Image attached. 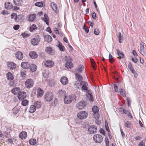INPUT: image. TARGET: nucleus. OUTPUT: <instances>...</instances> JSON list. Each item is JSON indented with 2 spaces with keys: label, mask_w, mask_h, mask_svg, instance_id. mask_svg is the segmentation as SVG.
I'll use <instances>...</instances> for the list:
<instances>
[{
  "label": "nucleus",
  "mask_w": 146,
  "mask_h": 146,
  "mask_svg": "<svg viewBox=\"0 0 146 146\" xmlns=\"http://www.w3.org/2000/svg\"><path fill=\"white\" fill-rule=\"evenodd\" d=\"M21 91L20 89L18 87H15L13 88L11 90V92L14 95L19 94Z\"/></svg>",
  "instance_id": "nucleus-21"
},
{
  "label": "nucleus",
  "mask_w": 146,
  "mask_h": 146,
  "mask_svg": "<svg viewBox=\"0 0 146 146\" xmlns=\"http://www.w3.org/2000/svg\"><path fill=\"white\" fill-rule=\"evenodd\" d=\"M15 56L16 58L19 60H22L23 57V55L22 53L20 51H18L16 53Z\"/></svg>",
  "instance_id": "nucleus-20"
},
{
  "label": "nucleus",
  "mask_w": 146,
  "mask_h": 146,
  "mask_svg": "<svg viewBox=\"0 0 146 146\" xmlns=\"http://www.w3.org/2000/svg\"><path fill=\"white\" fill-rule=\"evenodd\" d=\"M57 47L59 48V50L61 51H64L65 50V48L63 45L60 42H58Z\"/></svg>",
  "instance_id": "nucleus-24"
},
{
  "label": "nucleus",
  "mask_w": 146,
  "mask_h": 146,
  "mask_svg": "<svg viewBox=\"0 0 146 146\" xmlns=\"http://www.w3.org/2000/svg\"><path fill=\"white\" fill-rule=\"evenodd\" d=\"M20 108L19 107H15L13 109V113L15 114L18 113L20 110Z\"/></svg>",
  "instance_id": "nucleus-36"
},
{
  "label": "nucleus",
  "mask_w": 146,
  "mask_h": 146,
  "mask_svg": "<svg viewBox=\"0 0 146 146\" xmlns=\"http://www.w3.org/2000/svg\"><path fill=\"white\" fill-rule=\"evenodd\" d=\"M44 65L46 67H51L54 64V62L50 60H47L43 62Z\"/></svg>",
  "instance_id": "nucleus-9"
},
{
  "label": "nucleus",
  "mask_w": 146,
  "mask_h": 146,
  "mask_svg": "<svg viewBox=\"0 0 146 146\" xmlns=\"http://www.w3.org/2000/svg\"><path fill=\"white\" fill-rule=\"evenodd\" d=\"M46 38H48V42H51L52 41V38L51 36H50V35H47L46 36Z\"/></svg>",
  "instance_id": "nucleus-53"
},
{
  "label": "nucleus",
  "mask_w": 146,
  "mask_h": 146,
  "mask_svg": "<svg viewBox=\"0 0 146 146\" xmlns=\"http://www.w3.org/2000/svg\"><path fill=\"white\" fill-rule=\"evenodd\" d=\"M5 7L7 9H10L13 7L12 3L10 2H6L5 3Z\"/></svg>",
  "instance_id": "nucleus-29"
},
{
  "label": "nucleus",
  "mask_w": 146,
  "mask_h": 146,
  "mask_svg": "<svg viewBox=\"0 0 146 146\" xmlns=\"http://www.w3.org/2000/svg\"><path fill=\"white\" fill-rule=\"evenodd\" d=\"M36 109L34 105H31L29 109V112L31 113H33L35 111Z\"/></svg>",
  "instance_id": "nucleus-28"
},
{
  "label": "nucleus",
  "mask_w": 146,
  "mask_h": 146,
  "mask_svg": "<svg viewBox=\"0 0 146 146\" xmlns=\"http://www.w3.org/2000/svg\"><path fill=\"white\" fill-rule=\"evenodd\" d=\"M35 5L38 7H42L43 6V4L42 2H37L35 3Z\"/></svg>",
  "instance_id": "nucleus-49"
},
{
  "label": "nucleus",
  "mask_w": 146,
  "mask_h": 146,
  "mask_svg": "<svg viewBox=\"0 0 146 146\" xmlns=\"http://www.w3.org/2000/svg\"><path fill=\"white\" fill-rule=\"evenodd\" d=\"M64 60L65 61H67V62L65 64V66L68 68L71 69L73 67V64L70 62H68V57L66 56L64 58Z\"/></svg>",
  "instance_id": "nucleus-8"
},
{
  "label": "nucleus",
  "mask_w": 146,
  "mask_h": 146,
  "mask_svg": "<svg viewBox=\"0 0 146 146\" xmlns=\"http://www.w3.org/2000/svg\"><path fill=\"white\" fill-rule=\"evenodd\" d=\"M121 33L119 32V36H118V40H119V42L120 43L121 42Z\"/></svg>",
  "instance_id": "nucleus-61"
},
{
  "label": "nucleus",
  "mask_w": 146,
  "mask_h": 146,
  "mask_svg": "<svg viewBox=\"0 0 146 146\" xmlns=\"http://www.w3.org/2000/svg\"><path fill=\"white\" fill-rule=\"evenodd\" d=\"M84 69V66L83 65H80L77 70V73H80L82 72V70Z\"/></svg>",
  "instance_id": "nucleus-38"
},
{
  "label": "nucleus",
  "mask_w": 146,
  "mask_h": 146,
  "mask_svg": "<svg viewBox=\"0 0 146 146\" xmlns=\"http://www.w3.org/2000/svg\"><path fill=\"white\" fill-rule=\"evenodd\" d=\"M51 6L52 9L55 13H57V6L56 4L54 2H52L51 4Z\"/></svg>",
  "instance_id": "nucleus-27"
},
{
  "label": "nucleus",
  "mask_w": 146,
  "mask_h": 146,
  "mask_svg": "<svg viewBox=\"0 0 146 146\" xmlns=\"http://www.w3.org/2000/svg\"><path fill=\"white\" fill-rule=\"evenodd\" d=\"M53 94L51 92H47L45 94V99L47 102H50L53 99Z\"/></svg>",
  "instance_id": "nucleus-3"
},
{
  "label": "nucleus",
  "mask_w": 146,
  "mask_h": 146,
  "mask_svg": "<svg viewBox=\"0 0 146 146\" xmlns=\"http://www.w3.org/2000/svg\"><path fill=\"white\" fill-rule=\"evenodd\" d=\"M60 82L62 84L66 85L68 83V79L66 77L64 76L61 78Z\"/></svg>",
  "instance_id": "nucleus-19"
},
{
  "label": "nucleus",
  "mask_w": 146,
  "mask_h": 146,
  "mask_svg": "<svg viewBox=\"0 0 146 146\" xmlns=\"http://www.w3.org/2000/svg\"><path fill=\"white\" fill-rule=\"evenodd\" d=\"M49 74L48 71H46L42 73V75L45 78H47L48 77Z\"/></svg>",
  "instance_id": "nucleus-50"
},
{
  "label": "nucleus",
  "mask_w": 146,
  "mask_h": 146,
  "mask_svg": "<svg viewBox=\"0 0 146 146\" xmlns=\"http://www.w3.org/2000/svg\"><path fill=\"white\" fill-rule=\"evenodd\" d=\"M21 66L24 69H28L29 68L30 65L27 62H24L21 63Z\"/></svg>",
  "instance_id": "nucleus-16"
},
{
  "label": "nucleus",
  "mask_w": 146,
  "mask_h": 146,
  "mask_svg": "<svg viewBox=\"0 0 146 146\" xmlns=\"http://www.w3.org/2000/svg\"><path fill=\"white\" fill-rule=\"evenodd\" d=\"M40 40V36L38 35H37L31 39V42L32 45L36 46L38 44Z\"/></svg>",
  "instance_id": "nucleus-1"
},
{
  "label": "nucleus",
  "mask_w": 146,
  "mask_h": 146,
  "mask_svg": "<svg viewBox=\"0 0 146 146\" xmlns=\"http://www.w3.org/2000/svg\"><path fill=\"white\" fill-rule=\"evenodd\" d=\"M72 99L73 97L71 95L65 96L64 99V102L66 104H69L72 102Z\"/></svg>",
  "instance_id": "nucleus-10"
},
{
  "label": "nucleus",
  "mask_w": 146,
  "mask_h": 146,
  "mask_svg": "<svg viewBox=\"0 0 146 146\" xmlns=\"http://www.w3.org/2000/svg\"><path fill=\"white\" fill-rule=\"evenodd\" d=\"M29 143L30 145H34L36 143V140L35 139H32L29 140Z\"/></svg>",
  "instance_id": "nucleus-37"
},
{
  "label": "nucleus",
  "mask_w": 146,
  "mask_h": 146,
  "mask_svg": "<svg viewBox=\"0 0 146 146\" xmlns=\"http://www.w3.org/2000/svg\"><path fill=\"white\" fill-rule=\"evenodd\" d=\"M26 94L25 92L23 91L21 92L18 95V97L19 100H22L26 97Z\"/></svg>",
  "instance_id": "nucleus-12"
},
{
  "label": "nucleus",
  "mask_w": 146,
  "mask_h": 146,
  "mask_svg": "<svg viewBox=\"0 0 146 146\" xmlns=\"http://www.w3.org/2000/svg\"><path fill=\"white\" fill-rule=\"evenodd\" d=\"M131 125V123L129 121H127L124 123V125L127 127L130 128Z\"/></svg>",
  "instance_id": "nucleus-43"
},
{
  "label": "nucleus",
  "mask_w": 146,
  "mask_h": 146,
  "mask_svg": "<svg viewBox=\"0 0 146 146\" xmlns=\"http://www.w3.org/2000/svg\"><path fill=\"white\" fill-rule=\"evenodd\" d=\"M36 67L37 66L35 65L34 64H32L30 65L29 68H30L31 72H34L36 70Z\"/></svg>",
  "instance_id": "nucleus-30"
},
{
  "label": "nucleus",
  "mask_w": 146,
  "mask_h": 146,
  "mask_svg": "<svg viewBox=\"0 0 146 146\" xmlns=\"http://www.w3.org/2000/svg\"><path fill=\"white\" fill-rule=\"evenodd\" d=\"M92 111L94 114H98L99 111V109L96 106H94L92 108Z\"/></svg>",
  "instance_id": "nucleus-32"
},
{
  "label": "nucleus",
  "mask_w": 146,
  "mask_h": 146,
  "mask_svg": "<svg viewBox=\"0 0 146 146\" xmlns=\"http://www.w3.org/2000/svg\"><path fill=\"white\" fill-rule=\"evenodd\" d=\"M107 146H109V141L108 140V138H105V140Z\"/></svg>",
  "instance_id": "nucleus-62"
},
{
  "label": "nucleus",
  "mask_w": 146,
  "mask_h": 146,
  "mask_svg": "<svg viewBox=\"0 0 146 146\" xmlns=\"http://www.w3.org/2000/svg\"><path fill=\"white\" fill-rule=\"evenodd\" d=\"M36 17V15L35 14H32L28 15V21L31 22H32L35 20Z\"/></svg>",
  "instance_id": "nucleus-18"
},
{
  "label": "nucleus",
  "mask_w": 146,
  "mask_h": 146,
  "mask_svg": "<svg viewBox=\"0 0 146 146\" xmlns=\"http://www.w3.org/2000/svg\"><path fill=\"white\" fill-rule=\"evenodd\" d=\"M23 16L22 15H19L15 17V20L17 22H22L23 20Z\"/></svg>",
  "instance_id": "nucleus-22"
},
{
  "label": "nucleus",
  "mask_w": 146,
  "mask_h": 146,
  "mask_svg": "<svg viewBox=\"0 0 146 146\" xmlns=\"http://www.w3.org/2000/svg\"><path fill=\"white\" fill-rule=\"evenodd\" d=\"M119 92L121 95L123 97H126V92L124 89L122 88L120 89L119 90Z\"/></svg>",
  "instance_id": "nucleus-39"
},
{
  "label": "nucleus",
  "mask_w": 146,
  "mask_h": 146,
  "mask_svg": "<svg viewBox=\"0 0 146 146\" xmlns=\"http://www.w3.org/2000/svg\"><path fill=\"white\" fill-rule=\"evenodd\" d=\"M86 96L87 97L90 98L89 100L90 102H92L93 101V98L92 95L91 94H90V93H89L88 94H87L86 95Z\"/></svg>",
  "instance_id": "nucleus-47"
},
{
  "label": "nucleus",
  "mask_w": 146,
  "mask_h": 146,
  "mask_svg": "<svg viewBox=\"0 0 146 146\" xmlns=\"http://www.w3.org/2000/svg\"><path fill=\"white\" fill-rule=\"evenodd\" d=\"M21 35L24 38H27L29 36V35L25 33H23L21 34Z\"/></svg>",
  "instance_id": "nucleus-52"
},
{
  "label": "nucleus",
  "mask_w": 146,
  "mask_h": 146,
  "mask_svg": "<svg viewBox=\"0 0 146 146\" xmlns=\"http://www.w3.org/2000/svg\"><path fill=\"white\" fill-rule=\"evenodd\" d=\"M42 104L41 102L40 101H37L34 103V106L36 108H40L41 107Z\"/></svg>",
  "instance_id": "nucleus-35"
},
{
  "label": "nucleus",
  "mask_w": 146,
  "mask_h": 146,
  "mask_svg": "<svg viewBox=\"0 0 146 146\" xmlns=\"http://www.w3.org/2000/svg\"><path fill=\"white\" fill-rule=\"evenodd\" d=\"M92 17L94 19H96V13L94 12L92 13Z\"/></svg>",
  "instance_id": "nucleus-55"
},
{
  "label": "nucleus",
  "mask_w": 146,
  "mask_h": 146,
  "mask_svg": "<svg viewBox=\"0 0 146 146\" xmlns=\"http://www.w3.org/2000/svg\"><path fill=\"white\" fill-rule=\"evenodd\" d=\"M139 52L143 56H144L145 54V52L144 51V43L142 42H141L140 44Z\"/></svg>",
  "instance_id": "nucleus-13"
},
{
  "label": "nucleus",
  "mask_w": 146,
  "mask_h": 146,
  "mask_svg": "<svg viewBox=\"0 0 146 146\" xmlns=\"http://www.w3.org/2000/svg\"><path fill=\"white\" fill-rule=\"evenodd\" d=\"M48 17L47 15L44 14V17L43 18V20L47 25H48L49 23L48 20Z\"/></svg>",
  "instance_id": "nucleus-41"
},
{
  "label": "nucleus",
  "mask_w": 146,
  "mask_h": 146,
  "mask_svg": "<svg viewBox=\"0 0 146 146\" xmlns=\"http://www.w3.org/2000/svg\"><path fill=\"white\" fill-rule=\"evenodd\" d=\"M59 95H60V96H66V92L65 91V90H59Z\"/></svg>",
  "instance_id": "nucleus-42"
},
{
  "label": "nucleus",
  "mask_w": 146,
  "mask_h": 146,
  "mask_svg": "<svg viewBox=\"0 0 146 146\" xmlns=\"http://www.w3.org/2000/svg\"><path fill=\"white\" fill-rule=\"evenodd\" d=\"M45 51L48 54L51 55H53L55 53L54 50L50 47H46Z\"/></svg>",
  "instance_id": "nucleus-14"
},
{
  "label": "nucleus",
  "mask_w": 146,
  "mask_h": 146,
  "mask_svg": "<svg viewBox=\"0 0 146 146\" xmlns=\"http://www.w3.org/2000/svg\"><path fill=\"white\" fill-rule=\"evenodd\" d=\"M93 139L94 141L98 143H101L102 141V136L99 134H96L93 136Z\"/></svg>",
  "instance_id": "nucleus-4"
},
{
  "label": "nucleus",
  "mask_w": 146,
  "mask_h": 146,
  "mask_svg": "<svg viewBox=\"0 0 146 146\" xmlns=\"http://www.w3.org/2000/svg\"><path fill=\"white\" fill-rule=\"evenodd\" d=\"M48 85L49 86L52 87L54 86L55 81L54 80H50L49 81Z\"/></svg>",
  "instance_id": "nucleus-45"
},
{
  "label": "nucleus",
  "mask_w": 146,
  "mask_h": 146,
  "mask_svg": "<svg viewBox=\"0 0 146 146\" xmlns=\"http://www.w3.org/2000/svg\"><path fill=\"white\" fill-rule=\"evenodd\" d=\"M37 29V27L36 25H35L33 24L31 26L29 30L31 32H32L36 30Z\"/></svg>",
  "instance_id": "nucleus-34"
},
{
  "label": "nucleus",
  "mask_w": 146,
  "mask_h": 146,
  "mask_svg": "<svg viewBox=\"0 0 146 146\" xmlns=\"http://www.w3.org/2000/svg\"><path fill=\"white\" fill-rule=\"evenodd\" d=\"M127 115L129 117V118L131 119L133 118V116L131 115V114L129 112L127 114Z\"/></svg>",
  "instance_id": "nucleus-64"
},
{
  "label": "nucleus",
  "mask_w": 146,
  "mask_h": 146,
  "mask_svg": "<svg viewBox=\"0 0 146 146\" xmlns=\"http://www.w3.org/2000/svg\"><path fill=\"white\" fill-rule=\"evenodd\" d=\"M139 146H145V143L144 142L142 141L139 144Z\"/></svg>",
  "instance_id": "nucleus-59"
},
{
  "label": "nucleus",
  "mask_w": 146,
  "mask_h": 146,
  "mask_svg": "<svg viewBox=\"0 0 146 146\" xmlns=\"http://www.w3.org/2000/svg\"><path fill=\"white\" fill-rule=\"evenodd\" d=\"M26 87L27 88L32 87L34 85V82L33 80L29 79L26 80L25 82Z\"/></svg>",
  "instance_id": "nucleus-5"
},
{
  "label": "nucleus",
  "mask_w": 146,
  "mask_h": 146,
  "mask_svg": "<svg viewBox=\"0 0 146 146\" xmlns=\"http://www.w3.org/2000/svg\"><path fill=\"white\" fill-rule=\"evenodd\" d=\"M88 115V113L86 111H84L80 112L77 115L78 117L81 119L86 118Z\"/></svg>",
  "instance_id": "nucleus-2"
},
{
  "label": "nucleus",
  "mask_w": 146,
  "mask_h": 146,
  "mask_svg": "<svg viewBox=\"0 0 146 146\" xmlns=\"http://www.w3.org/2000/svg\"><path fill=\"white\" fill-rule=\"evenodd\" d=\"M78 73H76L75 74V76L76 78L79 82L81 81L83 79V77L82 76L80 75Z\"/></svg>",
  "instance_id": "nucleus-33"
},
{
  "label": "nucleus",
  "mask_w": 146,
  "mask_h": 146,
  "mask_svg": "<svg viewBox=\"0 0 146 146\" xmlns=\"http://www.w3.org/2000/svg\"><path fill=\"white\" fill-rule=\"evenodd\" d=\"M21 76L22 77H25L26 75V71L24 69H23L21 71Z\"/></svg>",
  "instance_id": "nucleus-46"
},
{
  "label": "nucleus",
  "mask_w": 146,
  "mask_h": 146,
  "mask_svg": "<svg viewBox=\"0 0 146 146\" xmlns=\"http://www.w3.org/2000/svg\"><path fill=\"white\" fill-rule=\"evenodd\" d=\"M6 76L7 79L10 81L11 82H12L13 84H14L13 82V80L14 79V77L13 74L10 72H8L6 74Z\"/></svg>",
  "instance_id": "nucleus-15"
},
{
  "label": "nucleus",
  "mask_w": 146,
  "mask_h": 146,
  "mask_svg": "<svg viewBox=\"0 0 146 146\" xmlns=\"http://www.w3.org/2000/svg\"><path fill=\"white\" fill-rule=\"evenodd\" d=\"M97 131V127L96 126L94 125L90 126L88 129V132L91 134H93L96 133Z\"/></svg>",
  "instance_id": "nucleus-6"
},
{
  "label": "nucleus",
  "mask_w": 146,
  "mask_h": 146,
  "mask_svg": "<svg viewBox=\"0 0 146 146\" xmlns=\"http://www.w3.org/2000/svg\"><path fill=\"white\" fill-rule=\"evenodd\" d=\"M29 103V101L27 100H23L21 103V104L24 106H25L27 105Z\"/></svg>",
  "instance_id": "nucleus-48"
},
{
  "label": "nucleus",
  "mask_w": 146,
  "mask_h": 146,
  "mask_svg": "<svg viewBox=\"0 0 146 146\" xmlns=\"http://www.w3.org/2000/svg\"><path fill=\"white\" fill-rule=\"evenodd\" d=\"M7 65L8 68L11 70L15 69L16 67V64L12 62H8Z\"/></svg>",
  "instance_id": "nucleus-11"
},
{
  "label": "nucleus",
  "mask_w": 146,
  "mask_h": 146,
  "mask_svg": "<svg viewBox=\"0 0 146 146\" xmlns=\"http://www.w3.org/2000/svg\"><path fill=\"white\" fill-rule=\"evenodd\" d=\"M86 105V103L84 101H82L79 102L76 105L77 108L79 109L82 110L84 108Z\"/></svg>",
  "instance_id": "nucleus-7"
},
{
  "label": "nucleus",
  "mask_w": 146,
  "mask_h": 146,
  "mask_svg": "<svg viewBox=\"0 0 146 146\" xmlns=\"http://www.w3.org/2000/svg\"><path fill=\"white\" fill-rule=\"evenodd\" d=\"M19 25H15L13 27V29L16 30H17L19 28Z\"/></svg>",
  "instance_id": "nucleus-58"
},
{
  "label": "nucleus",
  "mask_w": 146,
  "mask_h": 146,
  "mask_svg": "<svg viewBox=\"0 0 146 146\" xmlns=\"http://www.w3.org/2000/svg\"><path fill=\"white\" fill-rule=\"evenodd\" d=\"M94 4L95 5V7L96 9L97 10V11L98 12L99 14L100 13V12L99 11V10L97 9V5L96 4V3L95 1L94 0Z\"/></svg>",
  "instance_id": "nucleus-57"
},
{
  "label": "nucleus",
  "mask_w": 146,
  "mask_h": 146,
  "mask_svg": "<svg viewBox=\"0 0 146 146\" xmlns=\"http://www.w3.org/2000/svg\"><path fill=\"white\" fill-rule=\"evenodd\" d=\"M99 31L98 29L96 28L94 29V33L95 35H99Z\"/></svg>",
  "instance_id": "nucleus-54"
},
{
  "label": "nucleus",
  "mask_w": 146,
  "mask_h": 146,
  "mask_svg": "<svg viewBox=\"0 0 146 146\" xmlns=\"http://www.w3.org/2000/svg\"><path fill=\"white\" fill-rule=\"evenodd\" d=\"M128 67L130 71L133 74L135 73V70H134L132 65L131 63H129L128 65Z\"/></svg>",
  "instance_id": "nucleus-40"
},
{
  "label": "nucleus",
  "mask_w": 146,
  "mask_h": 146,
  "mask_svg": "<svg viewBox=\"0 0 146 146\" xmlns=\"http://www.w3.org/2000/svg\"><path fill=\"white\" fill-rule=\"evenodd\" d=\"M132 53H133V54L135 56H137V54L135 50H133Z\"/></svg>",
  "instance_id": "nucleus-63"
},
{
  "label": "nucleus",
  "mask_w": 146,
  "mask_h": 146,
  "mask_svg": "<svg viewBox=\"0 0 146 146\" xmlns=\"http://www.w3.org/2000/svg\"><path fill=\"white\" fill-rule=\"evenodd\" d=\"M109 59L110 62L112 63L114 61V60L112 55L110 54L109 55Z\"/></svg>",
  "instance_id": "nucleus-51"
},
{
  "label": "nucleus",
  "mask_w": 146,
  "mask_h": 146,
  "mask_svg": "<svg viewBox=\"0 0 146 146\" xmlns=\"http://www.w3.org/2000/svg\"><path fill=\"white\" fill-rule=\"evenodd\" d=\"M132 60L135 63H136L137 62V58L135 57H134L133 58H132Z\"/></svg>",
  "instance_id": "nucleus-56"
},
{
  "label": "nucleus",
  "mask_w": 146,
  "mask_h": 146,
  "mask_svg": "<svg viewBox=\"0 0 146 146\" xmlns=\"http://www.w3.org/2000/svg\"><path fill=\"white\" fill-rule=\"evenodd\" d=\"M117 54L119 56V58H123L124 57V55L123 53L121 52L118 49L117 50Z\"/></svg>",
  "instance_id": "nucleus-31"
},
{
  "label": "nucleus",
  "mask_w": 146,
  "mask_h": 146,
  "mask_svg": "<svg viewBox=\"0 0 146 146\" xmlns=\"http://www.w3.org/2000/svg\"><path fill=\"white\" fill-rule=\"evenodd\" d=\"M44 91L40 88H38L37 91V97L38 98H40L43 95Z\"/></svg>",
  "instance_id": "nucleus-26"
},
{
  "label": "nucleus",
  "mask_w": 146,
  "mask_h": 146,
  "mask_svg": "<svg viewBox=\"0 0 146 146\" xmlns=\"http://www.w3.org/2000/svg\"><path fill=\"white\" fill-rule=\"evenodd\" d=\"M13 1L16 5H20L22 2L21 0H13Z\"/></svg>",
  "instance_id": "nucleus-44"
},
{
  "label": "nucleus",
  "mask_w": 146,
  "mask_h": 146,
  "mask_svg": "<svg viewBox=\"0 0 146 146\" xmlns=\"http://www.w3.org/2000/svg\"><path fill=\"white\" fill-rule=\"evenodd\" d=\"M27 133L25 131H22L19 134V137L22 139H25L27 137Z\"/></svg>",
  "instance_id": "nucleus-25"
},
{
  "label": "nucleus",
  "mask_w": 146,
  "mask_h": 146,
  "mask_svg": "<svg viewBox=\"0 0 146 146\" xmlns=\"http://www.w3.org/2000/svg\"><path fill=\"white\" fill-rule=\"evenodd\" d=\"M80 84L82 85V88L84 92H86L88 90V88L87 86H88L87 83L84 81H81L80 82Z\"/></svg>",
  "instance_id": "nucleus-17"
},
{
  "label": "nucleus",
  "mask_w": 146,
  "mask_h": 146,
  "mask_svg": "<svg viewBox=\"0 0 146 146\" xmlns=\"http://www.w3.org/2000/svg\"><path fill=\"white\" fill-rule=\"evenodd\" d=\"M113 85L114 86V89H115V90L116 92H117L118 91V87L117 86H116V85L115 84H114Z\"/></svg>",
  "instance_id": "nucleus-60"
},
{
  "label": "nucleus",
  "mask_w": 146,
  "mask_h": 146,
  "mask_svg": "<svg viewBox=\"0 0 146 146\" xmlns=\"http://www.w3.org/2000/svg\"><path fill=\"white\" fill-rule=\"evenodd\" d=\"M29 55L32 58L34 59L37 58L38 56L37 53L34 51L31 52L29 53Z\"/></svg>",
  "instance_id": "nucleus-23"
}]
</instances>
